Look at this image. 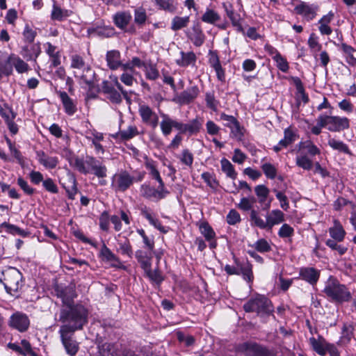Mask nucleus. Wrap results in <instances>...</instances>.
<instances>
[{"label":"nucleus","instance_id":"obj_49","mask_svg":"<svg viewBox=\"0 0 356 356\" xmlns=\"http://www.w3.org/2000/svg\"><path fill=\"white\" fill-rule=\"evenodd\" d=\"M155 3L161 10L173 13L177 10L174 0H154Z\"/></svg>","mask_w":356,"mask_h":356},{"label":"nucleus","instance_id":"obj_2","mask_svg":"<svg viewBox=\"0 0 356 356\" xmlns=\"http://www.w3.org/2000/svg\"><path fill=\"white\" fill-rule=\"evenodd\" d=\"M160 116L161 120L159 122V126L162 135L165 137L169 136L173 129L183 134L191 136L198 133L202 127V122L197 118L191 120L188 123H183L164 113H161Z\"/></svg>","mask_w":356,"mask_h":356},{"label":"nucleus","instance_id":"obj_11","mask_svg":"<svg viewBox=\"0 0 356 356\" xmlns=\"http://www.w3.org/2000/svg\"><path fill=\"white\" fill-rule=\"evenodd\" d=\"M70 66L74 69L83 70L86 74H82L81 79L89 87L93 85L95 72L89 67H86L85 61L81 56L72 55Z\"/></svg>","mask_w":356,"mask_h":356},{"label":"nucleus","instance_id":"obj_61","mask_svg":"<svg viewBox=\"0 0 356 356\" xmlns=\"http://www.w3.org/2000/svg\"><path fill=\"white\" fill-rule=\"evenodd\" d=\"M252 247L261 253L268 252L271 250L270 245L264 238L259 239Z\"/></svg>","mask_w":356,"mask_h":356},{"label":"nucleus","instance_id":"obj_29","mask_svg":"<svg viewBox=\"0 0 356 356\" xmlns=\"http://www.w3.org/2000/svg\"><path fill=\"white\" fill-rule=\"evenodd\" d=\"M57 294L58 296L62 299V301L65 306L72 305V302L73 301L74 298H76V296L74 288L72 286L58 289Z\"/></svg>","mask_w":356,"mask_h":356},{"label":"nucleus","instance_id":"obj_39","mask_svg":"<svg viewBox=\"0 0 356 356\" xmlns=\"http://www.w3.org/2000/svg\"><path fill=\"white\" fill-rule=\"evenodd\" d=\"M189 39L196 47H200L204 43V35L198 25L193 27V33L189 35Z\"/></svg>","mask_w":356,"mask_h":356},{"label":"nucleus","instance_id":"obj_63","mask_svg":"<svg viewBox=\"0 0 356 356\" xmlns=\"http://www.w3.org/2000/svg\"><path fill=\"white\" fill-rule=\"evenodd\" d=\"M273 59L276 63L277 67L283 72H286L289 68V63L280 54H276L273 56Z\"/></svg>","mask_w":356,"mask_h":356},{"label":"nucleus","instance_id":"obj_48","mask_svg":"<svg viewBox=\"0 0 356 356\" xmlns=\"http://www.w3.org/2000/svg\"><path fill=\"white\" fill-rule=\"evenodd\" d=\"M328 145L333 149L338 150L345 154H350V151L348 145L343 141L337 140L334 138H329Z\"/></svg>","mask_w":356,"mask_h":356},{"label":"nucleus","instance_id":"obj_33","mask_svg":"<svg viewBox=\"0 0 356 356\" xmlns=\"http://www.w3.org/2000/svg\"><path fill=\"white\" fill-rule=\"evenodd\" d=\"M59 97L63 104L66 113L70 115H74L76 112V106L72 99H71L66 92H58Z\"/></svg>","mask_w":356,"mask_h":356},{"label":"nucleus","instance_id":"obj_5","mask_svg":"<svg viewBox=\"0 0 356 356\" xmlns=\"http://www.w3.org/2000/svg\"><path fill=\"white\" fill-rule=\"evenodd\" d=\"M284 213L281 210L273 209L266 215L264 220L259 216L257 210H252L250 218L252 225L256 226L261 229L270 231L275 225H280L284 221Z\"/></svg>","mask_w":356,"mask_h":356},{"label":"nucleus","instance_id":"obj_13","mask_svg":"<svg viewBox=\"0 0 356 356\" xmlns=\"http://www.w3.org/2000/svg\"><path fill=\"white\" fill-rule=\"evenodd\" d=\"M238 356H275L266 348L255 343H245L237 350Z\"/></svg>","mask_w":356,"mask_h":356},{"label":"nucleus","instance_id":"obj_40","mask_svg":"<svg viewBox=\"0 0 356 356\" xmlns=\"http://www.w3.org/2000/svg\"><path fill=\"white\" fill-rule=\"evenodd\" d=\"M310 51L315 59H317L318 53L321 51L322 45L318 42V38L314 33H312L307 41Z\"/></svg>","mask_w":356,"mask_h":356},{"label":"nucleus","instance_id":"obj_20","mask_svg":"<svg viewBox=\"0 0 356 356\" xmlns=\"http://www.w3.org/2000/svg\"><path fill=\"white\" fill-rule=\"evenodd\" d=\"M254 191L257 197L258 202L264 205L263 210L266 211L270 208L272 199L269 198L270 190L264 184H259L254 187Z\"/></svg>","mask_w":356,"mask_h":356},{"label":"nucleus","instance_id":"obj_19","mask_svg":"<svg viewBox=\"0 0 356 356\" xmlns=\"http://www.w3.org/2000/svg\"><path fill=\"white\" fill-rule=\"evenodd\" d=\"M294 10L297 14L303 17V18L307 21H311L316 15L318 6L314 4H309L304 1H300L296 6Z\"/></svg>","mask_w":356,"mask_h":356},{"label":"nucleus","instance_id":"obj_23","mask_svg":"<svg viewBox=\"0 0 356 356\" xmlns=\"http://www.w3.org/2000/svg\"><path fill=\"white\" fill-rule=\"evenodd\" d=\"M140 211V214L149 221V224L161 232L165 234L169 231V227L163 226L149 208L145 206L141 207Z\"/></svg>","mask_w":356,"mask_h":356},{"label":"nucleus","instance_id":"obj_1","mask_svg":"<svg viewBox=\"0 0 356 356\" xmlns=\"http://www.w3.org/2000/svg\"><path fill=\"white\" fill-rule=\"evenodd\" d=\"M88 310L81 305L63 306L59 316V321L63 325L60 330L70 332L81 330L88 322Z\"/></svg>","mask_w":356,"mask_h":356},{"label":"nucleus","instance_id":"obj_28","mask_svg":"<svg viewBox=\"0 0 356 356\" xmlns=\"http://www.w3.org/2000/svg\"><path fill=\"white\" fill-rule=\"evenodd\" d=\"M209 63L215 70L218 79L220 81H224L225 79V70L222 67L219 58L216 52L210 51Z\"/></svg>","mask_w":356,"mask_h":356},{"label":"nucleus","instance_id":"obj_50","mask_svg":"<svg viewBox=\"0 0 356 356\" xmlns=\"http://www.w3.org/2000/svg\"><path fill=\"white\" fill-rule=\"evenodd\" d=\"M273 191L275 193L276 198L280 202V207L284 211H288L289 209V201L285 194V192L284 191H279L276 188H274Z\"/></svg>","mask_w":356,"mask_h":356},{"label":"nucleus","instance_id":"obj_25","mask_svg":"<svg viewBox=\"0 0 356 356\" xmlns=\"http://www.w3.org/2000/svg\"><path fill=\"white\" fill-rule=\"evenodd\" d=\"M298 138L296 132L288 127L284 131V138L280 140L277 145L273 147V150L275 152H280L282 149L287 147L289 145L293 143Z\"/></svg>","mask_w":356,"mask_h":356},{"label":"nucleus","instance_id":"obj_62","mask_svg":"<svg viewBox=\"0 0 356 356\" xmlns=\"http://www.w3.org/2000/svg\"><path fill=\"white\" fill-rule=\"evenodd\" d=\"M309 342L313 349L319 355H324L326 353V348L323 341L318 340L314 337L309 339Z\"/></svg>","mask_w":356,"mask_h":356},{"label":"nucleus","instance_id":"obj_18","mask_svg":"<svg viewBox=\"0 0 356 356\" xmlns=\"http://www.w3.org/2000/svg\"><path fill=\"white\" fill-rule=\"evenodd\" d=\"M199 94V88L197 86H193L177 95L175 97V101L181 105L188 104L193 102Z\"/></svg>","mask_w":356,"mask_h":356},{"label":"nucleus","instance_id":"obj_51","mask_svg":"<svg viewBox=\"0 0 356 356\" xmlns=\"http://www.w3.org/2000/svg\"><path fill=\"white\" fill-rule=\"evenodd\" d=\"M298 147L300 149H306L307 153L312 156L320 154L319 149L310 140L300 142Z\"/></svg>","mask_w":356,"mask_h":356},{"label":"nucleus","instance_id":"obj_24","mask_svg":"<svg viewBox=\"0 0 356 356\" xmlns=\"http://www.w3.org/2000/svg\"><path fill=\"white\" fill-rule=\"evenodd\" d=\"M300 277L310 284L315 285L320 277V270L313 267H303L299 271Z\"/></svg>","mask_w":356,"mask_h":356},{"label":"nucleus","instance_id":"obj_44","mask_svg":"<svg viewBox=\"0 0 356 356\" xmlns=\"http://www.w3.org/2000/svg\"><path fill=\"white\" fill-rule=\"evenodd\" d=\"M68 186H64V188L67 193V196L70 199L74 200L76 194L77 193L76 181L73 175L68 173Z\"/></svg>","mask_w":356,"mask_h":356},{"label":"nucleus","instance_id":"obj_30","mask_svg":"<svg viewBox=\"0 0 356 356\" xmlns=\"http://www.w3.org/2000/svg\"><path fill=\"white\" fill-rule=\"evenodd\" d=\"M329 234L332 239L338 242L343 241L346 236L342 225L336 219L333 221V226L329 228Z\"/></svg>","mask_w":356,"mask_h":356},{"label":"nucleus","instance_id":"obj_32","mask_svg":"<svg viewBox=\"0 0 356 356\" xmlns=\"http://www.w3.org/2000/svg\"><path fill=\"white\" fill-rule=\"evenodd\" d=\"M120 53L117 50L108 51L106 56V60L108 67L115 70L122 65Z\"/></svg>","mask_w":356,"mask_h":356},{"label":"nucleus","instance_id":"obj_21","mask_svg":"<svg viewBox=\"0 0 356 356\" xmlns=\"http://www.w3.org/2000/svg\"><path fill=\"white\" fill-rule=\"evenodd\" d=\"M9 325L12 327L22 332L29 328L30 321L26 314L21 312H16L10 316Z\"/></svg>","mask_w":356,"mask_h":356},{"label":"nucleus","instance_id":"obj_47","mask_svg":"<svg viewBox=\"0 0 356 356\" xmlns=\"http://www.w3.org/2000/svg\"><path fill=\"white\" fill-rule=\"evenodd\" d=\"M220 164L222 172H225L227 177L232 179H235L236 178L237 173L229 161L227 159H222L220 161Z\"/></svg>","mask_w":356,"mask_h":356},{"label":"nucleus","instance_id":"obj_14","mask_svg":"<svg viewBox=\"0 0 356 356\" xmlns=\"http://www.w3.org/2000/svg\"><path fill=\"white\" fill-rule=\"evenodd\" d=\"M74 332L59 330L60 340L66 353L70 356H74L79 350L78 343L72 339Z\"/></svg>","mask_w":356,"mask_h":356},{"label":"nucleus","instance_id":"obj_22","mask_svg":"<svg viewBox=\"0 0 356 356\" xmlns=\"http://www.w3.org/2000/svg\"><path fill=\"white\" fill-rule=\"evenodd\" d=\"M45 53L49 56L50 62V68L58 67L61 63V54L58 47L53 45L50 42H46L43 44Z\"/></svg>","mask_w":356,"mask_h":356},{"label":"nucleus","instance_id":"obj_35","mask_svg":"<svg viewBox=\"0 0 356 356\" xmlns=\"http://www.w3.org/2000/svg\"><path fill=\"white\" fill-rule=\"evenodd\" d=\"M181 58L176 60V63L181 67H188L189 65H195L197 57L193 51L184 52L181 51Z\"/></svg>","mask_w":356,"mask_h":356},{"label":"nucleus","instance_id":"obj_38","mask_svg":"<svg viewBox=\"0 0 356 356\" xmlns=\"http://www.w3.org/2000/svg\"><path fill=\"white\" fill-rule=\"evenodd\" d=\"M134 23L139 27H143L147 20L146 10L140 6L137 7L134 11Z\"/></svg>","mask_w":356,"mask_h":356},{"label":"nucleus","instance_id":"obj_54","mask_svg":"<svg viewBox=\"0 0 356 356\" xmlns=\"http://www.w3.org/2000/svg\"><path fill=\"white\" fill-rule=\"evenodd\" d=\"M138 134V129L135 126H129L127 129L121 130L118 136L123 140H129Z\"/></svg>","mask_w":356,"mask_h":356},{"label":"nucleus","instance_id":"obj_7","mask_svg":"<svg viewBox=\"0 0 356 356\" xmlns=\"http://www.w3.org/2000/svg\"><path fill=\"white\" fill-rule=\"evenodd\" d=\"M13 69L19 74L26 73L30 67L28 63L15 54L8 56L4 63H0V79L3 76H9L13 74Z\"/></svg>","mask_w":356,"mask_h":356},{"label":"nucleus","instance_id":"obj_56","mask_svg":"<svg viewBox=\"0 0 356 356\" xmlns=\"http://www.w3.org/2000/svg\"><path fill=\"white\" fill-rule=\"evenodd\" d=\"M179 159L182 164L191 168L193 163V154L188 149H184L182 150Z\"/></svg>","mask_w":356,"mask_h":356},{"label":"nucleus","instance_id":"obj_26","mask_svg":"<svg viewBox=\"0 0 356 356\" xmlns=\"http://www.w3.org/2000/svg\"><path fill=\"white\" fill-rule=\"evenodd\" d=\"M154 254V250L144 248V250H136L135 257L142 268H148L152 266V259Z\"/></svg>","mask_w":356,"mask_h":356},{"label":"nucleus","instance_id":"obj_6","mask_svg":"<svg viewBox=\"0 0 356 356\" xmlns=\"http://www.w3.org/2000/svg\"><path fill=\"white\" fill-rule=\"evenodd\" d=\"M243 309L246 312H256L261 317L268 316L273 312L271 301L262 295H257L247 301Z\"/></svg>","mask_w":356,"mask_h":356},{"label":"nucleus","instance_id":"obj_58","mask_svg":"<svg viewBox=\"0 0 356 356\" xmlns=\"http://www.w3.org/2000/svg\"><path fill=\"white\" fill-rule=\"evenodd\" d=\"M23 39L25 42L33 43L36 35L37 32L33 29L29 24H26L22 32Z\"/></svg>","mask_w":356,"mask_h":356},{"label":"nucleus","instance_id":"obj_16","mask_svg":"<svg viewBox=\"0 0 356 356\" xmlns=\"http://www.w3.org/2000/svg\"><path fill=\"white\" fill-rule=\"evenodd\" d=\"M141 193L143 197L155 200L163 199L169 193L165 186H161L160 184L157 188L143 184L141 186Z\"/></svg>","mask_w":356,"mask_h":356},{"label":"nucleus","instance_id":"obj_9","mask_svg":"<svg viewBox=\"0 0 356 356\" xmlns=\"http://www.w3.org/2000/svg\"><path fill=\"white\" fill-rule=\"evenodd\" d=\"M235 266L226 265L225 270L229 275H242L243 279L249 283L252 282L254 276L252 265L248 261L234 259Z\"/></svg>","mask_w":356,"mask_h":356},{"label":"nucleus","instance_id":"obj_46","mask_svg":"<svg viewBox=\"0 0 356 356\" xmlns=\"http://www.w3.org/2000/svg\"><path fill=\"white\" fill-rule=\"evenodd\" d=\"M256 202L257 200L253 196L250 197H242L240 202L237 204V207L243 211H250L251 212L252 210H254L253 207Z\"/></svg>","mask_w":356,"mask_h":356},{"label":"nucleus","instance_id":"obj_4","mask_svg":"<svg viewBox=\"0 0 356 356\" xmlns=\"http://www.w3.org/2000/svg\"><path fill=\"white\" fill-rule=\"evenodd\" d=\"M323 292L327 298L337 303L348 302L352 298V295L346 286L341 284L333 276H330L325 282Z\"/></svg>","mask_w":356,"mask_h":356},{"label":"nucleus","instance_id":"obj_64","mask_svg":"<svg viewBox=\"0 0 356 356\" xmlns=\"http://www.w3.org/2000/svg\"><path fill=\"white\" fill-rule=\"evenodd\" d=\"M261 169L267 178L270 179H273L275 178L277 175V169L271 163H265L262 164Z\"/></svg>","mask_w":356,"mask_h":356},{"label":"nucleus","instance_id":"obj_3","mask_svg":"<svg viewBox=\"0 0 356 356\" xmlns=\"http://www.w3.org/2000/svg\"><path fill=\"white\" fill-rule=\"evenodd\" d=\"M70 165L83 174L92 173L99 179L107 176V168L102 162L93 156H87L84 161L77 156L69 159Z\"/></svg>","mask_w":356,"mask_h":356},{"label":"nucleus","instance_id":"obj_41","mask_svg":"<svg viewBox=\"0 0 356 356\" xmlns=\"http://www.w3.org/2000/svg\"><path fill=\"white\" fill-rule=\"evenodd\" d=\"M201 19L205 23L215 24L220 20V16L217 11L213 9L207 8L204 13L201 17Z\"/></svg>","mask_w":356,"mask_h":356},{"label":"nucleus","instance_id":"obj_37","mask_svg":"<svg viewBox=\"0 0 356 356\" xmlns=\"http://www.w3.org/2000/svg\"><path fill=\"white\" fill-rule=\"evenodd\" d=\"M118 245V252L129 259L133 257L134 252L129 239L125 238L124 241H119Z\"/></svg>","mask_w":356,"mask_h":356},{"label":"nucleus","instance_id":"obj_31","mask_svg":"<svg viewBox=\"0 0 356 356\" xmlns=\"http://www.w3.org/2000/svg\"><path fill=\"white\" fill-rule=\"evenodd\" d=\"M37 157L39 163L47 169L55 168L58 163V159L56 156H49L44 152H37Z\"/></svg>","mask_w":356,"mask_h":356},{"label":"nucleus","instance_id":"obj_36","mask_svg":"<svg viewBox=\"0 0 356 356\" xmlns=\"http://www.w3.org/2000/svg\"><path fill=\"white\" fill-rule=\"evenodd\" d=\"M99 257L104 261L120 263L118 257L112 252L104 243H102L99 250Z\"/></svg>","mask_w":356,"mask_h":356},{"label":"nucleus","instance_id":"obj_17","mask_svg":"<svg viewBox=\"0 0 356 356\" xmlns=\"http://www.w3.org/2000/svg\"><path fill=\"white\" fill-rule=\"evenodd\" d=\"M142 121L152 128H156L159 124L158 115L147 105H140L138 109Z\"/></svg>","mask_w":356,"mask_h":356},{"label":"nucleus","instance_id":"obj_55","mask_svg":"<svg viewBox=\"0 0 356 356\" xmlns=\"http://www.w3.org/2000/svg\"><path fill=\"white\" fill-rule=\"evenodd\" d=\"M68 16L67 10L61 9L56 4H54L51 17L53 20L62 21Z\"/></svg>","mask_w":356,"mask_h":356},{"label":"nucleus","instance_id":"obj_15","mask_svg":"<svg viewBox=\"0 0 356 356\" xmlns=\"http://www.w3.org/2000/svg\"><path fill=\"white\" fill-rule=\"evenodd\" d=\"M113 19L115 25L120 29L130 33H136L134 27L127 29V26L132 19V15L129 11L118 12L113 15Z\"/></svg>","mask_w":356,"mask_h":356},{"label":"nucleus","instance_id":"obj_53","mask_svg":"<svg viewBox=\"0 0 356 356\" xmlns=\"http://www.w3.org/2000/svg\"><path fill=\"white\" fill-rule=\"evenodd\" d=\"M200 231L207 241H210L216 238L215 232L207 222H202L200 225Z\"/></svg>","mask_w":356,"mask_h":356},{"label":"nucleus","instance_id":"obj_12","mask_svg":"<svg viewBox=\"0 0 356 356\" xmlns=\"http://www.w3.org/2000/svg\"><path fill=\"white\" fill-rule=\"evenodd\" d=\"M324 122L321 125H325L327 129L332 132H339L350 127L349 120L346 117L323 115Z\"/></svg>","mask_w":356,"mask_h":356},{"label":"nucleus","instance_id":"obj_8","mask_svg":"<svg viewBox=\"0 0 356 356\" xmlns=\"http://www.w3.org/2000/svg\"><path fill=\"white\" fill-rule=\"evenodd\" d=\"M0 277V282L4 285L6 291L14 295L23 285L22 274L14 267H9L4 270Z\"/></svg>","mask_w":356,"mask_h":356},{"label":"nucleus","instance_id":"obj_10","mask_svg":"<svg viewBox=\"0 0 356 356\" xmlns=\"http://www.w3.org/2000/svg\"><path fill=\"white\" fill-rule=\"evenodd\" d=\"M134 181V177L127 171L115 173L111 179V187L116 192H124Z\"/></svg>","mask_w":356,"mask_h":356},{"label":"nucleus","instance_id":"obj_60","mask_svg":"<svg viewBox=\"0 0 356 356\" xmlns=\"http://www.w3.org/2000/svg\"><path fill=\"white\" fill-rule=\"evenodd\" d=\"M294 235V229L289 224H283L278 231V236L282 238H289L291 240Z\"/></svg>","mask_w":356,"mask_h":356},{"label":"nucleus","instance_id":"obj_57","mask_svg":"<svg viewBox=\"0 0 356 356\" xmlns=\"http://www.w3.org/2000/svg\"><path fill=\"white\" fill-rule=\"evenodd\" d=\"M296 165L304 170H311L312 161L307 155L297 156L296 159Z\"/></svg>","mask_w":356,"mask_h":356},{"label":"nucleus","instance_id":"obj_59","mask_svg":"<svg viewBox=\"0 0 356 356\" xmlns=\"http://www.w3.org/2000/svg\"><path fill=\"white\" fill-rule=\"evenodd\" d=\"M143 68L145 72V76L147 79L154 81L159 78V72L155 65L146 63Z\"/></svg>","mask_w":356,"mask_h":356},{"label":"nucleus","instance_id":"obj_45","mask_svg":"<svg viewBox=\"0 0 356 356\" xmlns=\"http://www.w3.org/2000/svg\"><path fill=\"white\" fill-rule=\"evenodd\" d=\"M146 276L153 282L159 284L163 280L161 272L159 269L152 270L151 267L148 268H143Z\"/></svg>","mask_w":356,"mask_h":356},{"label":"nucleus","instance_id":"obj_27","mask_svg":"<svg viewBox=\"0 0 356 356\" xmlns=\"http://www.w3.org/2000/svg\"><path fill=\"white\" fill-rule=\"evenodd\" d=\"M41 49L39 43L24 45L22 48L21 54L27 61H35L40 54Z\"/></svg>","mask_w":356,"mask_h":356},{"label":"nucleus","instance_id":"obj_43","mask_svg":"<svg viewBox=\"0 0 356 356\" xmlns=\"http://www.w3.org/2000/svg\"><path fill=\"white\" fill-rule=\"evenodd\" d=\"M190 22L188 16L179 17L175 16L172 18L171 22V29L174 31H179L183 28L186 27Z\"/></svg>","mask_w":356,"mask_h":356},{"label":"nucleus","instance_id":"obj_34","mask_svg":"<svg viewBox=\"0 0 356 356\" xmlns=\"http://www.w3.org/2000/svg\"><path fill=\"white\" fill-rule=\"evenodd\" d=\"M120 347L117 343H104L99 347L101 356H119Z\"/></svg>","mask_w":356,"mask_h":356},{"label":"nucleus","instance_id":"obj_42","mask_svg":"<svg viewBox=\"0 0 356 356\" xmlns=\"http://www.w3.org/2000/svg\"><path fill=\"white\" fill-rule=\"evenodd\" d=\"M1 227L5 228L8 233L13 235H18L22 237H26L29 235V232L27 230L6 222L1 223Z\"/></svg>","mask_w":356,"mask_h":356},{"label":"nucleus","instance_id":"obj_52","mask_svg":"<svg viewBox=\"0 0 356 356\" xmlns=\"http://www.w3.org/2000/svg\"><path fill=\"white\" fill-rule=\"evenodd\" d=\"M147 169L149 171L150 175L152 178L155 179L159 184L162 186L164 183L161 177L160 173L158 171L155 163L154 161H147L145 164Z\"/></svg>","mask_w":356,"mask_h":356}]
</instances>
